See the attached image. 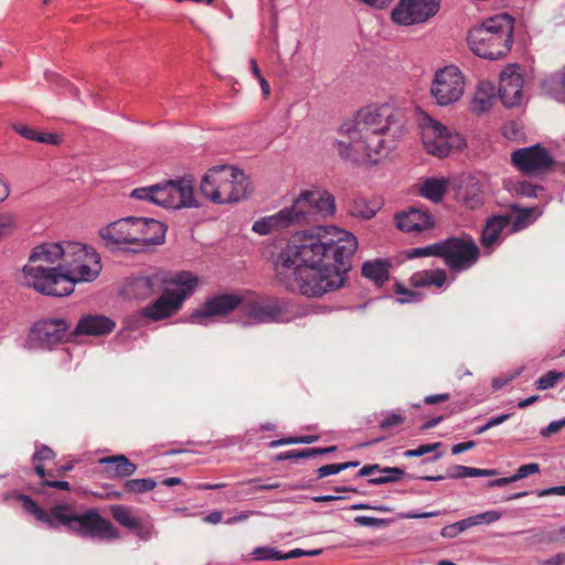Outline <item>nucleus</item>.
Instances as JSON below:
<instances>
[{
	"label": "nucleus",
	"instance_id": "f257e3e1",
	"mask_svg": "<svg viewBox=\"0 0 565 565\" xmlns=\"http://www.w3.org/2000/svg\"><path fill=\"white\" fill-rule=\"evenodd\" d=\"M356 248V237L337 226L299 232L277 257V279L292 292L322 297L344 285V276L350 269L348 260Z\"/></svg>",
	"mask_w": 565,
	"mask_h": 565
},
{
	"label": "nucleus",
	"instance_id": "f03ea898",
	"mask_svg": "<svg viewBox=\"0 0 565 565\" xmlns=\"http://www.w3.org/2000/svg\"><path fill=\"white\" fill-rule=\"evenodd\" d=\"M397 116L398 111L390 104L362 108L339 127L334 140L338 156L356 166L379 163L392 148L387 135Z\"/></svg>",
	"mask_w": 565,
	"mask_h": 565
},
{
	"label": "nucleus",
	"instance_id": "7ed1b4c3",
	"mask_svg": "<svg viewBox=\"0 0 565 565\" xmlns=\"http://www.w3.org/2000/svg\"><path fill=\"white\" fill-rule=\"evenodd\" d=\"M100 271V256L94 248L82 243L70 242L66 266L25 265L23 284L46 296L64 297L73 292L76 282L93 281Z\"/></svg>",
	"mask_w": 565,
	"mask_h": 565
},
{
	"label": "nucleus",
	"instance_id": "20e7f679",
	"mask_svg": "<svg viewBox=\"0 0 565 565\" xmlns=\"http://www.w3.org/2000/svg\"><path fill=\"white\" fill-rule=\"evenodd\" d=\"M334 212V198L328 191L305 190L290 206L255 221L252 231L259 235H269L291 226L315 222L318 216L333 215Z\"/></svg>",
	"mask_w": 565,
	"mask_h": 565
},
{
	"label": "nucleus",
	"instance_id": "39448f33",
	"mask_svg": "<svg viewBox=\"0 0 565 565\" xmlns=\"http://www.w3.org/2000/svg\"><path fill=\"white\" fill-rule=\"evenodd\" d=\"M201 194L214 204H231L249 198L253 188L248 177L238 168L215 166L202 177Z\"/></svg>",
	"mask_w": 565,
	"mask_h": 565
},
{
	"label": "nucleus",
	"instance_id": "423d86ee",
	"mask_svg": "<svg viewBox=\"0 0 565 565\" xmlns=\"http://www.w3.org/2000/svg\"><path fill=\"white\" fill-rule=\"evenodd\" d=\"M513 43V18L497 14L473 26L468 33L470 50L478 56L498 60L510 52Z\"/></svg>",
	"mask_w": 565,
	"mask_h": 565
},
{
	"label": "nucleus",
	"instance_id": "0eeeda50",
	"mask_svg": "<svg viewBox=\"0 0 565 565\" xmlns=\"http://www.w3.org/2000/svg\"><path fill=\"white\" fill-rule=\"evenodd\" d=\"M54 515L58 525H65L70 531L84 537L98 540H117L119 531L113 523L104 519L97 510L89 509L82 514H76L70 505H55Z\"/></svg>",
	"mask_w": 565,
	"mask_h": 565
},
{
	"label": "nucleus",
	"instance_id": "6e6552de",
	"mask_svg": "<svg viewBox=\"0 0 565 565\" xmlns=\"http://www.w3.org/2000/svg\"><path fill=\"white\" fill-rule=\"evenodd\" d=\"M170 285L173 288H169L154 302L142 308V317L159 321L174 315L184 299L193 294L198 286V277L190 271H181L171 279Z\"/></svg>",
	"mask_w": 565,
	"mask_h": 565
},
{
	"label": "nucleus",
	"instance_id": "1a4fd4ad",
	"mask_svg": "<svg viewBox=\"0 0 565 565\" xmlns=\"http://www.w3.org/2000/svg\"><path fill=\"white\" fill-rule=\"evenodd\" d=\"M419 127L424 148L435 157L445 158L451 150L461 149L466 146L461 135L452 132L428 114L422 115Z\"/></svg>",
	"mask_w": 565,
	"mask_h": 565
},
{
	"label": "nucleus",
	"instance_id": "9d476101",
	"mask_svg": "<svg viewBox=\"0 0 565 565\" xmlns=\"http://www.w3.org/2000/svg\"><path fill=\"white\" fill-rule=\"evenodd\" d=\"M286 311L287 303L275 298H242L239 322L245 327L276 322Z\"/></svg>",
	"mask_w": 565,
	"mask_h": 565
},
{
	"label": "nucleus",
	"instance_id": "9b49d317",
	"mask_svg": "<svg viewBox=\"0 0 565 565\" xmlns=\"http://www.w3.org/2000/svg\"><path fill=\"white\" fill-rule=\"evenodd\" d=\"M480 250L468 235L441 241V258L454 271H465L479 259Z\"/></svg>",
	"mask_w": 565,
	"mask_h": 565
},
{
	"label": "nucleus",
	"instance_id": "f8f14e48",
	"mask_svg": "<svg viewBox=\"0 0 565 565\" xmlns=\"http://www.w3.org/2000/svg\"><path fill=\"white\" fill-rule=\"evenodd\" d=\"M463 75L456 66H446L436 72L430 86V94L439 106L458 102L465 92Z\"/></svg>",
	"mask_w": 565,
	"mask_h": 565
},
{
	"label": "nucleus",
	"instance_id": "ddd939ff",
	"mask_svg": "<svg viewBox=\"0 0 565 565\" xmlns=\"http://www.w3.org/2000/svg\"><path fill=\"white\" fill-rule=\"evenodd\" d=\"M438 10V0H399L392 10L391 18L394 23L408 26L426 22Z\"/></svg>",
	"mask_w": 565,
	"mask_h": 565
},
{
	"label": "nucleus",
	"instance_id": "4468645a",
	"mask_svg": "<svg viewBox=\"0 0 565 565\" xmlns=\"http://www.w3.org/2000/svg\"><path fill=\"white\" fill-rule=\"evenodd\" d=\"M30 337L36 347L51 350L73 335L68 332L66 320L51 319L35 323L31 330Z\"/></svg>",
	"mask_w": 565,
	"mask_h": 565
},
{
	"label": "nucleus",
	"instance_id": "2eb2a0df",
	"mask_svg": "<svg viewBox=\"0 0 565 565\" xmlns=\"http://www.w3.org/2000/svg\"><path fill=\"white\" fill-rule=\"evenodd\" d=\"M511 161L513 166L523 173L543 171L550 168L554 162L550 152L540 145L513 151Z\"/></svg>",
	"mask_w": 565,
	"mask_h": 565
},
{
	"label": "nucleus",
	"instance_id": "dca6fc26",
	"mask_svg": "<svg viewBox=\"0 0 565 565\" xmlns=\"http://www.w3.org/2000/svg\"><path fill=\"white\" fill-rule=\"evenodd\" d=\"M136 226L137 217L129 216L100 228L99 235L111 245L136 244L140 235Z\"/></svg>",
	"mask_w": 565,
	"mask_h": 565
},
{
	"label": "nucleus",
	"instance_id": "f3484780",
	"mask_svg": "<svg viewBox=\"0 0 565 565\" xmlns=\"http://www.w3.org/2000/svg\"><path fill=\"white\" fill-rule=\"evenodd\" d=\"M523 77L516 66H507L500 75L499 97L507 107H513L521 103Z\"/></svg>",
	"mask_w": 565,
	"mask_h": 565
},
{
	"label": "nucleus",
	"instance_id": "a211bd4d",
	"mask_svg": "<svg viewBox=\"0 0 565 565\" xmlns=\"http://www.w3.org/2000/svg\"><path fill=\"white\" fill-rule=\"evenodd\" d=\"M242 297L236 294H222L205 301L202 308L198 309L193 320L213 316H226L235 309L241 308Z\"/></svg>",
	"mask_w": 565,
	"mask_h": 565
},
{
	"label": "nucleus",
	"instance_id": "6ab92c4d",
	"mask_svg": "<svg viewBox=\"0 0 565 565\" xmlns=\"http://www.w3.org/2000/svg\"><path fill=\"white\" fill-rule=\"evenodd\" d=\"M198 201L194 196L193 182L190 178L170 180L169 209L196 207Z\"/></svg>",
	"mask_w": 565,
	"mask_h": 565
},
{
	"label": "nucleus",
	"instance_id": "aec40b11",
	"mask_svg": "<svg viewBox=\"0 0 565 565\" xmlns=\"http://www.w3.org/2000/svg\"><path fill=\"white\" fill-rule=\"evenodd\" d=\"M115 327L116 323L104 315H87L78 320L75 329L71 332V334L73 337H103L113 332Z\"/></svg>",
	"mask_w": 565,
	"mask_h": 565
},
{
	"label": "nucleus",
	"instance_id": "412c9836",
	"mask_svg": "<svg viewBox=\"0 0 565 565\" xmlns=\"http://www.w3.org/2000/svg\"><path fill=\"white\" fill-rule=\"evenodd\" d=\"M396 226L406 233L423 232L434 226L433 216L422 209L411 207L407 212L397 214Z\"/></svg>",
	"mask_w": 565,
	"mask_h": 565
},
{
	"label": "nucleus",
	"instance_id": "4be33fe9",
	"mask_svg": "<svg viewBox=\"0 0 565 565\" xmlns=\"http://www.w3.org/2000/svg\"><path fill=\"white\" fill-rule=\"evenodd\" d=\"M66 252L67 243L65 246L58 243L42 244L32 250L28 265L45 267L43 264H54L58 259H63V266H66Z\"/></svg>",
	"mask_w": 565,
	"mask_h": 565
},
{
	"label": "nucleus",
	"instance_id": "5701e85b",
	"mask_svg": "<svg viewBox=\"0 0 565 565\" xmlns=\"http://www.w3.org/2000/svg\"><path fill=\"white\" fill-rule=\"evenodd\" d=\"M136 230L140 233L136 245H158L161 244L166 235L163 223L153 218L137 217Z\"/></svg>",
	"mask_w": 565,
	"mask_h": 565
},
{
	"label": "nucleus",
	"instance_id": "b1692460",
	"mask_svg": "<svg viewBox=\"0 0 565 565\" xmlns=\"http://www.w3.org/2000/svg\"><path fill=\"white\" fill-rule=\"evenodd\" d=\"M170 180L132 190L130 196L169 209Z\"/></svg>",
	"mask_w": 565,
	"mask_h": 565
},
{
	"label": "nucleus",
	"instance_id": "393cba45",
	"mask_svg": "<svg viewBox=\"0 0 565 565\" xmlns=\"http://www.w3.org/2000/svg\"><path fill=\"white\" fill-rule=\"evenodd\" d=\"M511 223L509 215H494L490 217L482 231L481 243L484 247H492L498 243L502 231Z\"/></svg>",
	"mask_w": 565,
	"mask_h": 565
},
{
	"label": "nucleus",
	"instance_id": "a878e982",
	"mask_svg": "<svg viewBox=\"0 0 565 565\" xmlns=\"http://www.w3.org/2000/svg\"><path fill=\"white\" fill-rule=\"evenodd\" d=\"M494 100V86L490 82H481L471 100V111L481 115L492 108Z\"/></svg>",
	"mask_w": 565,
	"mask_h": 565
},
{
	"label": "nucleus",
	"instance_id": "bb28decb",
	"mask_svg": "<svg viewBox=\"0 0 565 565\" xmlns=\"http://www.w3.org/2000/svg\"><path fill=\"white\" fill-rule=\"evenodd\" d=\"M99 463L109 465V473L114 478L130 477L137 471V466L125 455L103 457L99 459Z\"/></svg>",
	"mask_w": 565,
	"mask_h": 565
},
{
	"label": "nucleus",
	"instance_id": "cd10ccee",
	"mask_svg": "<svg viewBox=\"0 0 565 565\" xmlns=\"http://www.w3.org/2000/svg\"><path fill=\"white\" fill-rule=\"evenodd\" d=\"M449 182L448 180L441 179H427L425 180L419 189V193L425 199L438 203L445 196L448 190Z\"/></svg>",
	"mask_w": 565,
	"mask_h": 565
},
{
	"label": "nucleus",
	"instance_id": "c85d7f7f",
	"mask_svg": "<svg viewBox=\"0 0 565 565\" xmlns=\"http://www.w3.org/2000/svg\"><path fill=\"white\" fill-rule=\"evenodd\" d=\"M447 280V274L444 269L424 270L415 273L411 281L415 287L435 286L437 288L444 287Z\"/></svg>",
	"mask_w": 565,
	"mask_h": 565
},
{
	"label": "nucleus",
	"instance_id": "c756f323",
	"mask_svg": "<svg viewBox=\"0 0 565 565\" xmlns=\"http://www.w3.org/2000/svg\"><path fill=\"white\" fill-rule=\"evenodd\" d=\"M19 500L22 502L24 510L33 514L38 521L46 523L51 527H56L58 525L57 519L54 515L55 507L52 508L50 513H47L28 495H19Z\"/></svg>",
	"mask_w": 565,
	"mask_h": 565
},
{
	"label": "nucleus",
	"instance_id": "7c9ffc66",
	"mask_svg": "<svg viewBox=\"0 0 565 565\" xmlns=\"http://www.w3.org/2000/svg\"><path fill=\"white\" fill-rule=\"evenodd\" d=\"M362 275L365 278L373 280L376 285L381 286L388 279L387 263L381 259L366 262L362 266Z\"/></svg>",
	"mask_w": 565,
	"mask_h": 565
},
{
	"label": "nucleus",
	"instance_id": "2f4dec72",
	"mask_svg": "<svg viewBox=\"0 0 565 565\" xmlns=\"http://www.w3.org/2000/svg\"><path fill=\"white\" fill-rule=\"evenodd\" d=\"M512 210L516 212L515 218L512 222L513 232L525 228L542 214V211L539 207L521 209L513 205Z\"/></svg>",
	"mask_w": 565,
	"mask_h": 565
},
{
	"label": "nucleus",
	"instance_id": "473e14b6",
	"mask_svg": "<svg viewBox=\"0 0 565 565\" xmlns=\"http://www.w3.org/2000/svg\"><path fill=\"white\" fill-rule=\"evenodd\" d=\"M113 518L121 526L132 531L134 527H138V519L132 514L128 507L115 504L110 507Z\"/></svg>",
	"mask_w": 565,
	"mask_h": 565
},
{
	"label": "nucleus",
	"instance_id": "72a5a7b5",
	"mask_svg": "<svg viewBox=\"0 0 565 565\" xmlns=\"http://www.w3.org/2000/svg\"><path fill=\"white\" fill-rule=\"evenodd\" d=\"M156 282L151 277L142 276L135 278L129 286L134 297L143 299L151 296L154 291Z\"/></svg>",
	"mask_w": 565,
	"mask_h": 565
},
{
	"label": "nucleus",
	"instance_id": "f704fd0d",
	"mask_svg": "<svg viewBox=\"0 0 565 565\" xmlns=\"http://www.w3.org/2000/svg\"><path fill=\"white\" fill-rule=\"evenodd\" d=\"M379 473V476L370 478L367 482L373 486H382L398 481L405 475L404 470L398 467H381Z\"/></svg>",
	"mask_w": 565,
	"mask_h": 565
},
{
	"label": "nucleus",
	"instance_id": "c9c22d12",
	"mask_svg": "<svg viewBox=\"0 0 565 565\" xmlns=\"http://www.w3.org/2000/svg\"><path fill=\"white\" fill-rule=\"evenodd\" d=\"M348 211H349V214L353 217H359L362 220H370L375 216L377 209L372 206L364 199H356L351 202Z\"/></svg>",
	"mask_w": 565,
	"mask_h": 565
},
{
	"label": "nucleus",
	"instance_id": "e433bc0d",
	"mask_svg": "<svg viewBox=\"0 0 565 565\" xmlns=\"http://www.w3.org/2000/svg\"><path fill=\"white\" fill-rule=\"evenodd\" d=\"M156 486V481L151 478L130 479L124 483V489L129 493H145L154 489Z\"/></svg>",
	"mask_w": 565,
	"mask_h": 565
},
{
	"label": "nucleus",
	"instance_id": "4c0bfd02",
	"mask_svg": "<svg viewBox=\"0 0 565 565\" xmlns=\"http://www.w3.org/2000/svg\"><path fill=\"white\" fill-rule=\"evenodd\" d=\"M502 518V513L499 511H486L473 516H469L465 519L469 527L480 525V524H490L499 521Z\"/></svg>",
	"mask_w": 565,
	"mask_h": 565
},
{
	"label": "nucleus",
	"instance_id": "58836bf2",
	"mask_svg": "<svg viewBox=\"0 0 565 565\" xmlns=\"http://www.w3.org/2000/svg\"><path fill=\"white\" fill-rule=\"evenodd\" d=\"M564 377V372L548 371L547 373H545L543 376L535 381V387L540 391L552 388Z\"/></svg>",
	"mask_w": 565,
	"mask_h": 565
},
{
	"label": "nucleus",
	"instance_id": "ea45409f",
	"mask_svg": "<svg viewBox=\"0 0 565 565\" xmlns=\"http://www.w3.org/2000/svg\"><path fill=\"white\" fill-rule=\"evenodd\" d=\"M437 256L441 258V241L425 247L412 248L408 252L409 258Z\"/></svg>",
	"mask_w": 565,
	"mask_h": 565
},
{
	"label": "nucleus",
	"instance_id": "a19ab883",
	"mask_svg": "<svg viewBox=\"0 0 565 565\" xmlns=\"http://www.w3.org/2000/svg\"><path fill=\"white\" fill-rule=\"evenodd\" d=\"M252 555L254 559L256 561H265V559H282V553L279 551L267 547V546H259L254 548L252 552Z\"/></svg>",
	"mask_w": 565,
	"mask_h": 565
},
{
	"label": "nucleus",
	"instance_id": "79ce46f5",
	"mask_svg": "<svg viewBox=\"0 0 565 565\" xmlns=\"http://www.w3.org/2000/svg\"><path fill=\"white\" fill-rule=\"evenodd\" d=\"M468 529H469V526H468L467 522H465V519H463V520H460L452 524L444 526L440 531V535L443 537L454 539Z\"/></svg>",
	"mask_w": 565,
	"mask_h": 565
},
{
	"label": "nucleus",
	"instance_id": "37998d69",
	"mask_svg": "<svg viewBox=\"0 0 565 565\" xmlns=\"http://www.w3.org/2000/svg\"><path fill=\"white\" fill-rule=\"evenodd\" d=\"M515 193L521 196L526 198H536L539 191H543V188L540 185L532 184L530 182L523 181L519 182L514 186Z\"/></svg>",
	"mask_w": 565,
	"mask_h": 565
},
{
	"label": "nucleus",
	"instance_id": "c03bdc74",
	"mask_svg": "<svg viewBox=\"0 0 565 565\" xmlns=\"http://www.w3.org/2000/svg\"><path fill=\"white\" fill-rule=\"evenodd\" d=\"M355 524L360 526H385L388 524V521L386 519H377L373 516H366V515H358L354 518Z\"/></svg>",
	"mask_w": 565,
	"mask_h": 565
},
{
	"label": "nucleus",
	"instance_id": "a18cd8bd",
	"mask_svg": "<svg viewBox=\"0 0 565 565\" xmlns=\"http://www.w3.org/2000/svg\"><path fill=\"white\" fill-rule=\"evenodd\" d=\"M343 470H345V465L330 463V465L321 466L320 468L317 469L316 472H317L318 479H323L328 476L340 473Z\"/></svg>",
	"mask_w": 565,
	"mask_h": 565
},
{
	"label": "nucleus",
	"instance_id": "49530a36",
	"mask_svg": "<svg viewBox=\"0 0 565 565\" xmlns=\"http://www.w3.org/2000/svg\"><path fill=\"white\" fill-rule=\"evenodd\" d=\"M440 446V443H434V444H429V445H422L415 449H409L407 451H405V457L407 458H412V457H420V456H424L428 452H431L434 450H436L438 447Z\"/></svg>",
	"mask_w": 565,
	"mask_h": 565
},
{
	"label": "nucleus",
	"instance_id": "de8ad7c7",
	"mask_svg": "<svg viewBox=\"0 0 565 565\" xmlns=\"http://www.w3.org/2000/svg\"><path fill=\"white\" fill-rule=\"evenodd\" d=\"M540 472L539 463L532 462L521 466L518 471L513 475L515 481L526 478L531 475Z\"/></svg>",
	"mask_w": 565,
	"mask_h": 565
},
{
	"label": "nucleus",
	"instance_id": "09e8293b",
	"mask_svg": "<svg viewBox=\"0 0 565 565\" xmlns=\"http://www.w3.org/2000/svg\"><path fill=\"white\" fill-rule=\"evenodd\" d=\"M405 420V417L401 414L392 413L387 415L381 423L380 427L381 429H388L391 427H395L401 425Z\"/></svg>",
	"mask_w": 565,
	"mask_h": 565
},
{
	"label": "nucleus",
	"instance_id": "8fccbe9b",
	"mask_svg": "<svg viewBox=\"0 0 565 565\" xmlns=\"http://www.w3.org/2000/svg\"><path fill=\"white\" fill-rule=\"evenodd\" d=\"M11 127L17 134H19L23 138L35 141L38 131L33 128L22 124H13Z\"/></svg>",
	"mask_w": 565,
	"mask_h": 565
},
{
	"label": "nucleus",
	"instance_id": "3c124183",
	"mask_svg": "<svg viewBox=\"0 0 565 565\" xmlns=\"http://www.w3.org/2000/svg\"><path fill=\"white\" fill-rule=\"evenodd\" d=\"M35 141L46 145L58 146L62 142V137L53 132H39Z\"/></svg>",
	"mask_w": 565,
	"mask_h": 565
},
{
	"label": "nucleus",
	"instance_id": "603ef678",
	"mask_svg": "<svg viewBox=\"0 0 565 565\" xmlns=\"http://www.w3.org/2000/svg\"><path fill=\"white\" fill-rule=\"evenodd\" d=\"M310 458L309 449L303 450H290L282 452L276 457L277 461L289 460V459H301Z\"/></svg>",
	"mask_w": 565,
	"mask_h": 565
},
{
	"label": "nucleus",
	"instance_id": "864d4df0",
	"mask_svg": "<svg viewBox=\"0 0 565 565\" xmlns=\"http://www.w3.org/2000/svg\"><path fill=\"white\" fill-rule=\"evenodd\" d=\"M395 291H396L397 295L403 296L402 298L398 299V301L402 302V303L413 302V301H417L418 300V294L417 292L411 291V290L406 289L405 287H403L399 284L396 285Z\"/></svg>",
	"mask_w": 565,
	"mask_h": 565
},
{
	"label": "nucleus",
	"instance_id": "5fc2aeb1",
	"mask_svg": "<svg viewBox=\"0 0 565 565\" xmlns=\"http://www.w3.org/2000/svg\"><path fill=\"white\" fill-rule=\"evenodd\" d=\"M132 531L140 540L148 541L152 536L154 530L153 525L143 524L140 521H138V527H134Z\"/></svg>",
	"mask_w": 565,
	"mask_h": 565
},
{
	"label": "nucleus",
	"instance_id": "6e6d98bb",
	"mask_svg": "<svg viewBox=\"0 0 565 565\" xmlns=\"http://www.w3.org/2000/svg\"><path fill=\"white\" fill-rule=\"evenodd\" d=\"M565 426V418L559 420L551 422L545 428L541 430L543 437H550L551 435L559 431Z\"/></svg>",
	"mask_w": 565,
	"mask_h": 565
},
{
	"label": "nucleus",
	"instance_id": "4d7b16f0",
	"mask_svg": "<svg viewBox=\"0 0 565 565\" xmlns=\"http://www.w3.org/2000/svg\"><path fill=\"white\" fill-rule=\"evenodd\" d=\"M498 471L495 469H480L467 467L466 477H492L497 476Z\"/></svg>",
	"mask_w": 565,
	"mask_h": 565
},
{
	"label": "nucleus",
	"instance_id": "13d9d810",
	"mask_svg": "<svg viewBox=\"0 0 565 565\" xmlns=\"http://www.w3.org/2000/svg\"><path fill=\"white\" fill-rule=\"evenodd\" d=\"M54 452L53 450L47 446L40 447L34 454H33V461H44L53 459Z\"/></svg>",
	"mask_w": 565,
	"mask_h": 565
},
{
	"label": "nucleus",
	"instance_id": "bf43d9fd",
	"mask_svg": "<svg viewBox=\"0 0 565 565\" xmlns=\"http://www.w3.org/2000/svg\"><path fill=\"white\" fill-rule=\"evenodd\" d=\"M351 510H375L380 512H392V508L387 505H370L367 503H356L350 507Z\"/></svg>",
	"mask_w": 565,
	"mask_h": 565
},
{
	"label": "nucleus",
	"instance_id": "052dcab7",
	"mask_svg": "<svg viewBox=\"0 0 565 565\" xmlns=\"http://www.w3.org/2000/svg\"><path fill=\"white\" fill-rule=\"evenodd\" d=\"M250 483H255L253 492L262 491V490H273V489H278L280 487L279 483H259L258 479H250L248 481L242 482V484H250Z\"/></svg>",
	"mask_w": 565,
	"mask_h": 565
},
{
	"label": "nucleus",
	"instance_id": "680f3d73",
	"mask_svg": "<svg viewBox=\"0 0 565 565\" xmlns=\"http://www.w3.org/2000/svg\"><path fill=\"white\" fill-rule=\"evenodd\" d=\"M467 466L456 465L448 469V477L452 479L466 478Z\"/></svg>",
	"mask_w": 565,
	"mask_h": 565
},
{
	"label": "nucleus",
	"instance_id": "e2e57ef3",
	"mask_svg": "<svg viewBox=\"0 0 565 565\" xmlns=\"http://www.w3.org/2000/svg\"><path fill=\"white\" fill-rule=\"evenodd\" d=\"M380 470H381V466L377 463L365 465L359 470L358 476L372 478L373 473L379 472Z\"/></svg>",
	"mask_w": 565,
	"mask_h": 565
},
{
	"label": "nucleus",
	"instance_id": "0e129e2a",
	"mask_svg": "<svg viewBox=\"0 0 565 565\" xmlns=\"http://www.w3.org/2000/svg\"><path fill=\"white\" fill-rule=\"evenodd\" d=\"M475 446H476V441H473V440L456 444V445L452 446L451 452L454 455H459V454H461L463 451L472 449Z\"/></svg>",
	"mask_w": 565,
	"mask_h": 565
},
{
	"label": "nucleus",
	"instance_id": "69168bd1",
	"mask_svg": "<svg viewBox=\"0 0 565 565\" xmlns=\"http://www.w3.org/2000/svg\"><path fill=\"white\" fill-rule=\"evenodd\" d=\"M450 398V395L448 393L443 394H435V395H428L425 397L424 402L427 405H433L440 402H446Z\"/></svg>",
	"mask_w": 565,
	"mask_h": 565
},
{
	"label": "nucleus",
	"instance_id": "338daca9",
	"mask_svg": "<svg viewBox=\"0 0 565 565\" xmlns=\"http://www.w3.org/2000/svg\"><path fill=\"white\" fill-rule=\"evenodd\" d=\"M550 494L565 495V486L552 487L539 492V497H545Z\"/></svg>",
	"mask_w": 565,
	"mask_h": 565
},
{
	"label": "nucleus",
	"instance_id": "774afa93",
	"mask_svg": "<svg viewBox=\"0 0 565 565\" xmlns=\"http://www.w3.org/2000/svg\"><path fill=\"white\" fill-rule=\"evenodd\" d=\"M565 564V553H558L543 562V565H563Z\"/></svg>",
	"mask_w": 565,
	"mask_h": 565
}]
</instances>
